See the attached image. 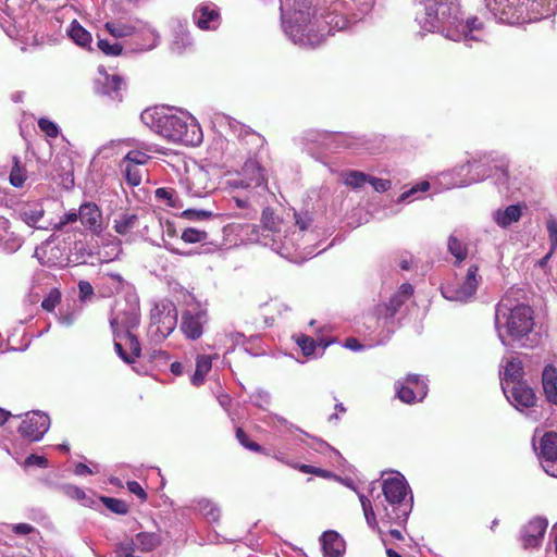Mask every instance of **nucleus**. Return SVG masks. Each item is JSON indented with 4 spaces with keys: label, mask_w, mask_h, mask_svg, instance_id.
I'll return each mask as SVG.
<instances>
[{
    "label": "nucleus",
    "mask_w": 557,
    "mask_h": 557,
    "mask_svg": "<svg viewBox=\"0 0 557 557\" xmlns=\"http://www.w3.org/2000/svg\"><path fill=\"white\" fill-rule=\"evenodd\" d=\"M543 470L550 476L557 478V433L546 432L534 445Z\"/></svg>",
    "instance_id": "nucleus-14"
},
{
    "label": "nucleus",
    "mask_w": 557,
    "mask_h": 557,
    "mask_svg": "<svg viewBox=\"0 0 557 557\" xmlns=\"http://www.w3.org/2000/svg\"><path fill=\"white\" fill-rule=\"evenodd\" d=\"M160 544V536L156 533L141 532V552L151 550Z\"/></svg>",
    "instance_id": "nucleus-63"
},
{
    "label": "nucleus",
    "mask_w": 557,
    "mask_h": 557,
    "mask_svg": "<svg viewBox=\"0 0 557 557\" xmlns=\"http://www.w3.org/2000/svg\"><path fill=\"white\" fill-rule=\"evenodd\" d=\"M180 186L190 198H205L215 188L209 172L198 164L186 169Z\"/></svg>",
    "instance_id": "nucleus-12"
},
{
    "label": "nucleus",
    "mask_w": 557,
    "mask_h": 557,
    "mask_svg": "<svg viewBox=\"0 0 557 557\" xmlns=\"http://www.w3.org/2000/svg\"><path fill=\"white\" fill-rule=\"evenodd\" d=\"M116 320H111V326L114 333V348L119 357L127 364L134 366L136 359L139 358V341L137 338V322L136 319H132L124 323L125 332L123 334L116 333L115 329Z\"/></svg>",
    "instance_id": "nucleus-11"
},
{
    "label": "nucleus",
    "mask_w": 557,
    "mask_h": 557,
    "mask_svg": "<svg viewBox=\"0 0 557 557\" xmlns=\"http://www.w3.org/2000/svg\"><path fill=\"white\" fill-rule=\"evenodd\" d=\"M468 169H469L468 161H466L465 163L457 165L449 171L442 172L438 175L440 184L447 189L469 186L470 184H460V185L453 184L459 180H462L463 177L467 178V176L470 175V172L468 171Z\"/></svg>",
    "instance_id": "nucleus-34"
},
{
    "label": "nucleus",
    "mask_w": 557,
    "mask_h": 557,
    "mask_svg": "<svg viewBox=\"0 0 557 557\" xmlns=\"http://www.w3.org/2000/svg\"><path fill=\"white\" fill-rule=\"evenodd\" d=\"M79 219L78 212L75 210H71L70 212H66L63 214L59 222L51 223V230L53 231H61L65 225L76 222Z\"/></svg>",
    "instance_id": "nucleus-60"
},
{
    "label": "nucleus",
    "mask_w": 557,
    "mask_h": 557,
    "mask_svg": "<svg viewBox=\"0 0 557 557\" xmlns=\"http://www.w3.org/2000/svg\"><path fill=\"white\" fill-rule=\"evenodd\" d=\"M207 322L208 313L206 309H188L182 314L180 329L186 338L195 341L201 337Z\"/></svg>",
    "instance_id": "nucleus-17"
},
{
    "label": "nucleus",
    "mask_w": 557,
    "mask_h": 557,
    "mask_svg": "<svg viewBox=\"0 0 557 557\" xmlns=\"http://www.w3.org/2000/svg\"><path fill=\"white\" fill-rule=\"evenodd\" d=\"M548 521L542 517L531 519L520 532L522 546L525 549L536 548L542 544Z\"/></svg>",
    "instance_id": "nucleus-21"
},
{
    "label": "nucleus",
    "mask_w": 557,
    "mask_h": 557,
    "mask_svg": "<svg viewBox=\"0 0 557 557\" xmlns=\"http://www.w3.org/2000/svg\"><path fill=\"white\" fill-rule=\"evenodd\" d=\"M181 238L186 244H205L209 240V234L205 230L197 227H187L182 232Z\"/></svg>",
    "instance_id": "nucleus-46"
},
{
    "label": "nucleus",
    "mask_w": 557,
    "mask_h": 557,
    "mask_svg": "<svg viewBox=\"0 0 557 557\" xmlns=\"http://www.w3.org/2000/svg\"><path fill=\"white\" fill-rule=\"evenodd\" d=\"M81 223L92 232H99L101 228V212L99 208L91 202L81 205L78 210Z\"/></svg>",
    "instance_id": "nucleus-30"
},
{
    "label": "nucleus",
    "mask_w": 557,
    "mask_h": 557,
    "mask_svg": "<svg viewBox=\"0 0 557 557\" xmlns=\"http://www.w3.org/2000/svg\"><path fill=\"white\" fill-rule=\"evenodd\" d=\"M134 143L135 140L131 138L111 140L99 148L98 154L108 159L114 153L122 152L124 148L132 147Z\"/></svg>",
    "instance_id": "nucleus-42"
},
{
    "label": "nucleus",
    "mask_w": 557,
    "mask_h": 557,
    "mask_svg": "<svg viewBox=\"0 0 557 557\" xmlns=\"http://www.w3.org/2000/svg\"><path fill=\"white\" fill-rule=\"evenodd\" d=\"M503 392L507 400L519 411L531 408L536 403L535 393L524 382L515 383L510 387H505Z\"/></svg>",
    "instance_id": "nucleus-20"
},
{
    "label": "nucleus",
    "mask_w": 557,
    "mask_h": 557,
    "mask_svg": "<svg viewBox=\"0 0 557 557\" xmlns=\"http://www.w3.org/2000/svg\"><path fill=\"white\" fill-rule=\"evenodd\" d=\"M344 184L358 189L368 183L369 175L360 171H348L343 174Z\"/></svg>",
    "instance_id": "nucleus-47"
},
{
    "label": "nucleus",
    "mask_w": 557,
    "mask_h": 557,
    "mask_svg": "<svg viewBox=\"0 0 557 557\" xmlns=\"http://www.w3.org/2000/svg\"><path fill=\"white\" fill-rule=\"evenodd\" d=\"M156 197L161 200H166V203L171 207L182 208L183 205L180 203L178 197L175 191L166 188H158L156 189Z\"/></svg>",
    "instance_id": "nucleus-55"
},
{
    "label": "nucleus",
    "mask_w": 557,
    "mask_h": 557,
    "mask_svg": "<svg viewBox=\"0 0 557 557\" xmlns=\"http://www.w3.org/2000/svg\"><path fill=\"white\" fill-rule=\"evenodd\" d=\"M120 171L129 187L139 185V150L132 149L126 152L120 163Z\"/></svg>",
    "instance_id": "nucleus-27"
},
{
    "label": "nucleus",
    "mask_w": 557,
    "mask_h": 557,
    "mask_svg": "<svg viewBox=\"0 0 557 557\" xmlns=\"http://www.w3.org/2000/svg\"><path fill=\"white\" fill-rule=\"evenodd\" d=\"M448 252L454 257L453 267H465L468 257V247L465 243L458 239L456 236L450 235L447 240Z\"/></svg>",
    "instance_id": "nucleus-37"
},
{
    "label": "nucleus",
    "mask_w": 557,
    "mask_h": 557,
    "mask_svg": "<svg viewBox=\"0 0 557 557\" xmlns=\"http://www.w3.org/2000/svg\"><path fill=\"white\" fill-rule=\"evenodd\" d=\"M212 368V358L208 355H199L196 359V370L191 376V383L200 386L205 382V377Z\"/></svg>",
    "instance_id": "nucleus-40"
},
{
    "label": "nucleus",
    "mask_w": 557,
    "mask_h": 557,
    "mask_svg": "<svg viewBox=\"0 0 557 557\" xmlns=\"http://www.w3.org/2000/svg\"><path fill=\"white\" fill-rule=\"evenodd\" d=\"M368 183L377 193H385L392 187V182L389 180L379 178L371 175H369Z\"/></svg>",
    "instance_id": "nucleus-64"
},
{
    "label": "nucleus",
    "mask_w": 557,
    "mask_h": 557,
    "mask_svg": "<svg viewBox=\"0 0 557 557\" xmlns=\"http://www.w3.org/2000/svg\"><path fill=\"white\" fill-rule=\"evenodd\" d=\"M250 403L262 409L267 410L269 406L271 405V394L262 388L256 389L250 396H249Z\"/></svg>",
    "instance_id": "nucleus-49"
},
{
    "label": "nucleus",
    "mask_w": 557,
    "mask_h": 557,
    "mask_svg": "<svg viewBox=\"0 0 557 557\" xmlns=\"http://www.w3.org/2000/svg\"><path fill=\"white\" fill-rule=\"evenodd\" d=\"M213 216H220V214H214L212 211L205 209H186L182 212V218L190 221H206Z\"/></svg>",
    "instance_id": "nucleus-51"
},
{
    "label": "nucleus",
    "mask_w": 557,
    "mask_h": 557,
    "mask_svg": "<svg viewBox=\"0 0 557 557\" xmlns=\"http://www.w3.org/2000/svg\"><path fill=\"white\" fill-rule=\"evenodd\" d=\"M106 29L115 38H123L132 36L136 33L137 26L135 23L128 22H107Z\"/></svg>",
    "instance_id": "nucleus-41"
},
{
    "label": "nucleus",
    "mask_w": 557,
    "mask_h": 557,
    "mask_svg": "<svg viewBox=\"0 0 557 557\" xmlns=\"http://www.w3.org/2000/svg\"><path fill=\"white\" fill-rule=\"evenodd\" d=\"M306 140L315 143L320 147L333 150L339 147H350V137L345 134L310 131L306 134Z\"/></svg>",
    "instance_id": "nucleus-24"
},
{
    "label": "nucleus",
    "mask_w": 557,
    "mask_h": 557,
    "mask_svg": "<svg viewBox=\"0 0 557 557\" xmlns=\"http://www.w3.org/2000/svg\"><path fill=\"white\" fill-rule=\"evenodd\" d=\"M261 421L273 430L280 431L281 429H286L287 431L298 430L296 425L288 422L284 417L278 416L276 413L269 412L267 413Z\"/></svg>",
    "instance_id": "nucleus-45"
},
{
    "label": "nucleus",
    "mask_w": 557,
    "mask_h": 557,
    "mask_svg": "<svg viewBox=\"0 0 557 557\" xmlns=\"http://www.w3.org/2000/svg\"><path fill=\"white\" fill-rule=\"evenodd\" d=\"M395 386L398 398L406 404L421 401L428 394L425 381L417 374H408L404 382H397Z\"/></svg>",
    "instance_id": "nucleus-16"
},
{
    "label": "nucleus",
    "mask_w": 557,
    "mask_h": 557,
    "mask_svg": "<svg viewBox=\"0 0 557 557\" xmlns=\"http://www.w3.org/2000/svg\"><path fill=\"white\" fill-rule=\"evenodd\" d=\"M160 42V35L154 27L149 24H141V51L151 50Z\"/></svg>",
    "instance_id": "nucleus-43"
},
{
    "label": "nucleus",
    "mask_w": 557,
    "mask_h": 557,
    "mask_svg": "<svg viewBox=\"0 0 557 557\" xmlns=\"http://www.w3.org/2000/svg\"><path fill=\"white\" fill-rule=\"evenodd\" d=\"M322 0H280L282 27L285 35L305 48L320 46L327 36L344 30L362 20L374 0H331L325 9Z\"/></svg>",
    "instance_id": "nucleus-1"
},
{
    "label": "nucleus",
    "mask_w": 557,
    "mask_h": 557,
    "mask_svg": "<svg viewBox=\"0 0 557 557\" xmlns=\"http://www.w3.org/2000/svg\"><path fill=\"white\" fill-rule=\"evenodd\" d=\"M486 9L500 23L523 24L555 14L557 0H484Z\"/></svg>",
    "instance_id": "nucleus-7"
},
{
    "label": "nucleus",
    "mask_w": 557,
    "mask_h": 557,
    "mask_svg": "<svg viewBox=\"0 0 557 557\" xmlns=\"http://www.w3.org/2000/svg\"><path fill=\"white\" fill-rule=\"evenodd\" d=\"M14 165L10 173V183L14 187H22L26 181L25 170L21 166L20 160L17 157L13 158Z\"/></svg>",
    "instance_id": "nucleus-50"
},
{
    "label": "nucleus",
    "mask_w": 557,
    "mask_h": 557,
    "mask_svg": "<svg viewBox=\"0 0 557 557\" xmlns=\"http://www.w3.org/2000/svg\"><path fill=\"white\" fill-rule=\"evenodd\" d=\"M98 505L103 504L107 509L113 513L125 515L127 512V505L125 502L107 496L97 497Z\"/></svg>",
    "instance_id": "nucleus-48"
},
{
    "label": "nucleus",
    "mask_w": 557,
    "mask_h": 557,
    "mask_svg": "<svg viewBox=\"0 0 557 557\" xmlns=\"http://www.w3.org/2000/svg\"><path fill=\"white\" fill-rule=\"evenodd\" d=\"M546 228L548 233L549 243L552 246V251L557 250V219L553 215H549L546 221Z\"/></svg>",
    "instance_id": "nucleus-59"
},
{
    "label": "nucleus",
    "mask_w": 557,
    "mask_h": 557,
    "mask_svg": "<svg viewBox=\"0 0 557 557\" xmlns=\"http://www.w3.org/2000/svg\"><path fill=\"white\" fill-rule=\"evenodd\" d=\"M49 426L50 418L46 413L32 411L25 414L18 428V433L22 437L30 442H38L47 433Z\"/></svg>",
    "instance_id": "nucleus-15"
},
{
    "label": "nucleus",
    "mask_w": 557,
    "mask_h": 557,
    "mask_svg": "<svg viewBox=\"0 0 557 557\" xmlns=\"http://www.w3.org/2000/svg\"><path fill=\"white\" fill-rule=\"evenodd\" d=\"M409 492L405 476L397 473L383 480L382 495L374 496L373 503L358 494L368 527L381 534L379 520L388 527L404 525L412 510V495L407 498Z\"/></svg>",
    "instance_id": "nucleus-4"
},
{
    "label": "nucleus",
    "mask_w": 557,
    "mask_h": 557,
    "mask_svg": "<svg viewBox=\"0 0 557 557\" xmlns=\"http://www.w3.org/2000/svg\"><path fill=\"white\" fill-rule=\"evenodd\" d=\"M223 124H225L230 132L234 134L240 141L249 146V150L259 148L264 143V138L260 134L230 116L222 117L220 125Z\"/></svg>",
    "instance_id": "nucleus-23"
},
{
    "label": "nucleus",
    "mask_w": 557,
    "mask_h": 557,
    "mask_svg": "<svg viewBox=\"0 0 557 557\" xmlns=\"http://www.w3.org/2000/svg\"><path fill=\"white\" fill-rule=\"evenodd\" d=\"M542 386L546 400L557 406V369L547 364L542 372Z\"/></svg>",
    "instance_id": "nucleus-31"
},
{
    "label": "nucleus",
    "mask_w": 557,
    "mask_h": 557,
    "mask_svg": "<svg viewBox=\"0 0 557 557\" xmlns=\"http://www.w3.org/2000/svg\"><path fill=\"white\" fill-rule=\"evenodd\" d=\"M38 127L41 132H44L48 137L55 138L59 135V127L52 121L41 117L38 120Z\"/></svg>",
    "instance_id": "nucleus-61"
},
{
    "label": "nucleus",
    "mask_w": 557,
    "mask_h": 557,
    "mask_svg": "<svg viewBox=\"0 0 557 557\" xmlns=\"http://www.w3.org/2000/svg\"><path fill=\"white\" fill-rule=\"evenodd\" d=\"M324 557H343L346 550L344 539L336 531L323 532L320 537Z\"/></svg>",
    "instance_id": "nucleus-29"
},
{
    "label": "nucleus",
    "mask_w": 557,
    "mask_h": 557,
    "mask_svg": "<svg viewBox=\"0 0 557 557\" xmlns=\"http://www.w3.org/2000/svg\"><path fill=\"white\" fill-rule=\"evenodd\" d=\"M243 176L248 181H251L255 186H264L265 177L263 174V170L260 164L255 160L249 158L243 165L242 169Z\"/></svg>",
    "instance_id": "nucleus-39"
},
{
    "label": "nucleus",
    "mask_w": 557,
    "mask_h": 557,
    "mask_svg": "<svg viewBox=\"0 0 557 557\" xmlns=\"http://www.w3.org/2000/svg\"><path fill=\"white\" fill-rule=\"evenodd\" d=\"M228 147V140L223 137L222 135H219L214 137L212 145L210 147L212 157L213 158H220L224 154L225 150Z\"/></svg>",
    "instance_id": "nucleus-58"
},
{
    "label": "nucleus",
    "mask_w": 557,
    "mask_h": 557,
    "mask_svg": "<svg viewBox=\"0 0 557 557\" xmlns=\"http://www.w3.org/2000/svg\"><path fill=\"white\" fill-rule=\"evenodd\" d=\"M416 21L422 30L438 33L453 41H479L483 24L476 16L465 17L460 0H421Z\"/></svg>",
    "instance_id": "nucleus-3"
},
{
    "label": "nucleus",
    "mask_w": 557,
    "mask_h": 557,
    "mask_svg": "<svg viewBox=\"0 0 557 557\" xmlns=\"http://www.w3.org/2000/svg\"><path fill=\"white\" fill-rule=\"evenodd\" d=\"M45 208L41 201H28L24 203L18 210L20 219L27 224L29 227L39 228V230H50L51 223L47 225L38 224L39 221L44 218Z\"/></svg>",
    "instance_id": "nucleus-28"
},
{
    "label": "nucleus",
    "mask_w": 557,
    "mask_h": 557,
    "mask_svg": "<svg viewBox=\"0 0 557 557\" xmlns=\"http://www.w3.org/2000/svg\"><path fill=\"white\" fill-rule=\"evenodd\" d=\"M99 76L95 81L96 94L112 101H122L123 79L119 75H110L103 66L98 69Z\"/></svg>",
    "instance_id": "nucleus-18"
},
{
    "label": "nucleus",
    "mask_w": 557,
    "mask_h": 557,
    "mask_svg": "<svg viewBox=\"0 0 557 557\" xmlns=\"http://www.w3.org/2000/svg\"><path fill=\"white\" fill-rule=\"evenodd\" d=\"M290 467L299 470L302 473H310V474H314V475H318L321 478H330L331 476V473L329 471L323 470L321 468L313 467V466H309V465L295 463V465H290Z\"/></svg>",
    "instance_id": "nucleus-62"
},
{
    "label": "nucleus",
    "mask_w": 557,
    "mask_h": 557,
    "mask_svg": "<svg viewBox=\"0 0 557 557\" xmlns=\"http://www.w3.org/2000/svg\"><path fill=\"white\" fill-rule=\"evenodd\" d=\"M177 309L173 301L161 299L153 302L149 312L147 336L151 343L163 342L176 327Z\"/></svg>",
    "instance_id": "nucleus-10"
},
{
    "label": "nucleus",
    "mask_w": 557,
    "mask_h": 557,
    "mask_svg": "<svg viewBox=\"0 0 557 557\" xmlns=\"http://www.w3.org/2000/svg\"><path fill=\"white\" fill-rule=\"evenodd\" d=\"M172 52L182 54L185 51L191 49L193 38L188 30L186 21L175 20L172 22Z\"/></svg>",
    "instance_id": "nucleus-26"
},
{
    "label": "nucleus",
    "mask_w": 557,
    "mask_h": 557,
    "mask_svg": "<svg viewBox=\"0 0 557 557\" xmlns=\"http://www.w3.org/2000/svg\"><path fill=\"white\" fill-rule=\"evenodd\" d=\"M60 300H61V293L59 292V289L53 288L49 292V294L41 301V307L46 311L52 312L54 310V308L57 307V305L60 302Z\"/></svg>",
    "instance_id": "nucleus-56"
},
{
    "label": "nucleus",
    "mask_w": 557,
    "mask_h": 557,
    "mask_svg": "<svg viewBox=\"0 0 557 557\" xmlns=\"http://www.w3.org/2000/svg\"><path fill=\"white\" fill-rule=\"evenodd\" d=\"M295 225L292 230L267 208L262 211L261 227L247 225L248 240L257 242L271 248L282 257L292 261L298 258L313 256L314 244L323 235L315 223L312 213L308 211L295 212Z\"/></svg>",
    "instance_id": "nucleus-2"
},
{
    "label": "nucleus",
    "mask_w": 557,
    "mask_h": 557,
    "mask_svg": "<svg viewBox=\"0 0 557 557\" xmlns=\"http://www.w3.org/2000/svg\"><path fill=\"white\" fill-rule=\"evenodd\" d=\"M295 341L306 357H311L314 355L315 348L318 346L317 341L304 334L297 335L295 337ZM330 343L331 342L323 343L322 341H320L319 346H322V349H324L330 345Z\"/></svg>",
    "instance_id": "nucleus-44"
},
{
    "label": "nucleus",
    "mask_w": 557,
    "mask_h": 557,
    "mask_svg": "<svg viewBox=\"0 0 557 557\" xmlns=\"http://www.w3.org/2000/svg\"><path fill=\"white\" fill-rule=\"evenodd\" d=\"M502 388L510 387L515 383H521L523 377V366L518 358H511L500 372Z\"/></svg>",
    "instance_id": "nucleus-32"
},
{
    "label": "nucleus",
    "mask_w": 557,
    "mask_h": 557,
    "mask_svg": "<svg viewBox=\"0 0 557 557\" xmlns=\"http://www.w3.org/2000/svg\"><path fill=\"white\" fill-rule=\"evenodd\" d=\"M413 286L411 284H403L397 293H395L388 302L377 305L374 309V315L379 325H387L392 321L399 308L412 296Z\"/></svg>",
    "instance_id": "nucleus-13"
},
{
    "label": "nucleus",
    "mask_w": 557,
    "mask_h": 557,
    "mask_svg": "<svg viewBox=\"0 0 557 557\" xmlns=\"http://www.w3.org/2000/svg\"><path fill=\"white\" fill-rule=\"evenodd\" d=\"M201 513L211 522H216L220 519V509L209 500H201L199 503Z\"/></svg>",
    "instance_id": "nucleus-53"
},
{
    "label": "nucleus",
    "mask_w": 557,
    "mask_h": 557,
    "mask_svg": "<svg viewBox=\"0 0 557 557\" xmlns=\"http://www.w3.org/2000/svg\"><path fill=\"white\" fill-rule=\"evenodd\" d=\"M141 123L172 143L196 147L203 139L199 123L186 111L164 106L148 108L141 112Z\"/></svg>",
    "instance_id": "nucleus-6"
},
{
    "label": "nucleus",
    "mask_w": 557,
    "mask_h": 557,
    "mask_svg": "<svg viewBox=\"0 0 557 557\" xmlns=\"http://www.w3.org/2000/svg\"><path fill=\"white\" fill-rule=\"evenodd\" d=\"M194 23L202 30H215L221 23L219 8L212 2H203L193 13Z\"/></svg>",
    "instance_id": "nucleus-22"
},
{
    "label": "nucleus",
    "mask_w": 557,
    "mask_h": 557,
    "mask_svg": "<svg viewBox=\"0 0 557 557\" xmlns=\"http://www.w3.org/2000/svg\"><path fill=\"white\" fill-rule=\"evenodd\" d=\"M98 49L106 55L116 57L122 53L123 47L119 42H110L107 39H99L97 42Z\"/></svg>",
    "instance_id": "nucleus-54"
},
{
    "label": "nucleus",
    "mask_w": 557,
    "mask_h": 557,
    "mask_svg": "<svg viewBox=\"0 0 557 557\" xmlns=\"http://www.w3.org/2000/svg\"><path fill=\"white\" fill-rule=\"evenodd\" d=\"M22 245V237L9 231V222L0 221V250L11 255L17 251Z\"/></svg>",
    "instance_id": "nucleus-33"
},
{
    "label": "nucleus",
    "mask_w": 557,
    "mask_h": 557,
    "mask_svg": "<svg viewBox=\"0 0 557 557\" xmlns=\"http://www.w3.org/2000/svg\"><path fill=\"white\" fill-rule=\"evenodd\" d=\"M527 206L524 202L509 205L505 208H498L492 211L493 222L503 230L509 228L512 224L520 221Z\"/></svg>",
    "instance_id": "nucleus-25"
},
{
    "label": "nucleus",
    "mask_w": 557,
    "mask_h": 557,
    "mask_svg": "<svg viewBox=\"0 0 557 557\" xmlns=\"http://www.w3.org/2000/svg\"><path fill=\"white\" fill-rule=\"evenodd\" d=\"M467 161L470 175L453 183L454 185L479 183L492 176L494 172H500L498 181L502 184L507 183L509 159L505 153L497 150L478 151Z\"/></svg>",
    "instance_id": "nucleus-9"
},
{
    "label": "nucleus",
    "mask_w": 557,
    "mask_h": 557,
    "mask_svg": "<svg viewBox=\"0 0 557 557\" xmlns=\"http://www.w3.org/2000/svg\"><path fill=\"white\" fill-rule=\"evenodd\" d=\"M430 188V184L429 182L426 181H422L420 182L419 184H417L416 186L411 187L409 190L407 191H404L399 198H398V202H409L411 201L412 199H417L418 197L416 196L418 193H424L428 189Z\"/></svg>",
    "instance_id": "nucleus-52"
},
{
    "label": "nucleus",
    "mask_w": 557,
    "mask_h": 557,
    "mask_svg": "<svg viewBox=\"0 0 557 557\" xmlns=\"http://www.w3.org/2000/svg\"><path fill=\"white\" fill-rule=\"evenodd\" d=\"M236 438L243 445L245 448L255 451L260 453L262 451V447L256 443L249 440L248 435L245 433V431L242 428H237L236 430Z\"/></svg>",
    "instance_id": "nucleus-57"
},
{
    "label": "nucleus",
    "mask_w": 557,
    "mask_h": 557,
    "mask_svg": "<svg viewBox=\"0 0 557 557\" xmlns=\"http://www.w3.org/2000/svg\"><path fill=\"white\" fill-rule=\"evenodd\" d=\"M62 493L81 503L83 506L90 507V508H97L98 507V500L94 493H86L83 488L73 485V484H64L62 487Z\"/></svg>",
    "instance_id": "nucleus-35"
},
{
    "label": "nucleus",
    "mask_w": 557,
    "mask_h": 557,
    "mask_svg": "<svg viewBox=\"0 0 557 557\" xmlns=\"http://www.w3.org/2000/svg\"><path fill=\"white\" fill-rule=\"evenodd\" d=\"M518 292H507L495 307V330L503 345L533 347L535 344L534 310L517 297Z\"/></svg>",
    "instance_id": "nucleus-5"
},
{
    "label": "nucleus",
    "mask_w": 557,
    "mask_h": 557,
    "mask_svg": "<svg viewBox=\"0 0 557 557\" xmlns=\"http://www.w3.org/2000/svg\"><path fill=\"white\" fill-rule=\"evenodd\" d=\"M479 264L470 260L465 267L454 268V278L445 281L441 286L442 296L461 305L471 302L482 282Z\"/></svg>",
    "instance_id": "nucleus-8"
},
{
    "label": "nucleus",
    "mask_w": 557,
    "mask_h": 557,
    "mask_svg": "<svg viewBox=\"0 0 557 557\" xmlns=\"http://www.w3.org/2000/svg\"><path fill=\"white\" fill-rule=\"evenodd\" d=\"M139 224L137 214L123 212L114 220V230L121 236L129 237L135 233Z\"/></svg>",
    "instance_id": "nucleus-36"
},
{
    "label": "nucleus",
    "mask_w": 557,
    "mask_h": 557,
    "mask_svg": "<svg viewBox=\"0 0 557 557\" xmlns=\"http://www.w3.org/2000/svg\"><path fill=\"white\" fill-rule=\"evenodd\" d=\"M35 257L40 264L49 268H62L67 265L70 258L65 248L52 246V239H47L40 247L35 250Z\"/></svg>",
    "instance_id": "nucleus-19"
},
{
    "label": "nucleus",
    "mask_w": 557,
    "mask_h": 557,
    "mask_svg": "<svg viewBox=\"0 0 557 557\" xmlns=\"http://www.w3.org/2000/svg\"><path fill=\"white\" fill-rule=\"evenodd\" d=\"M69 37L81 48L91 50L92 36L76 20H73L66 30Z\"/></svg>",
    "instance_id": "nucleus-38"
}]
</instances>
